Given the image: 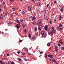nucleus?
I'll return each mask as SVG.
<instances>
[{"mask_svg": "<svg viewBox=\"0 0 64 64\" xmlns=\"http://www.w3.org/2000/svg\"><path fill=\"white\" fill-rule=\"evenodd\" d=\"M49 6V4H48L47 5V8H48V6Z\"/></svg>", "mask_w": 64, "mask_h": 64, "instance_id": "a19ab883", "label": "nucleus"}, {"mask_svg": "<svg viewBox=\"0 0 64 64\" xmlns=\"http://www.w3.org/2000/svg\"><path fill=\"white\" fill-rule=\"evenodd\" d=\"M55 49L56 51H58V48H57V46H56L55 47Z\"/></svg>", "mask_w": 64, "mask_h": 64, "instance_id": "1a4fd4ad", "label": "nucleus"}, {"mask_svg": "<svg viewBox=\"0 0 64 64\" xmlns=\"http://www.w3.org/2000/svg\"><path fill=\"white\" fill-rule=\"evenodd\" d=\"M62 19V16H60V20H61Z\"/></svg>", "mask_w": 64, "mask_h": 64, "instance_id": "b1692460", "label": "nucleus"}, {"mask_svg": "<svg viewBox=\"0 0 64 64\" xmlns=\"http://www.w3.org/2000/svg\"><path fill=\"white\" fill-rule=\"evenodd\" d=\"M0 16H3V14H1Z\"/></svg>", "mask_w": 64, "mask_h": 64, "instance_id": "6e6d98bb", "label": "nucleus"}, {"mask_svg": "<svg viewBox=\"0 0 64 64\" xmlns=\"http://www.w3.org/2000/svg\"><path fill=\"white\" fill-rule=\"evenodd\" d=\"M51 45V44L50 42H48L47 44L48 46H50Z\"/></svg>", "mask_w": 64, "mask_h": 64, "instance_id": "9d476101", "label": "nucleus"}, {"mask_svg": "<svg viewBox=\"0 0 64 64\" xmlns=\"http://www.w3.org/2000/svg\"><path fill=\"white\" fill-rule=\"evenodd\" d=\"M37 31V28H36L34 32H36V31Z\"/></svg>", "mask_w": 64, "mask_h": 64, "instance_id": "aec40b11", "label": "nucleus"}, {"mask_svg": "<svg viewBox=\"0 0 64 64\" xmlns=\"http://www.w3.org/2000/svg\"><path fill=\"white\" fill-rule=\"evenodd\" d=\"M50 33L52 35H53V32L52 31H51Z\"/></svg>", "mask_w": 64, "mask_h": 64, "instance_id": "f3484780", "label": "nucleus"}, {"mask_svg": "<svg viewBox=\"0 0 64 64\" xmlns=\"http://www.w3.org/2000/svg\"><path fill=\"white\" fill-rule=\"evenodd\" d=\"M18 54H20V51H18L17 52Z\"/></svg>", "mask_w": 64, "mask_h": 64, "instance_id": "72a5a7b5", "label": "nucleus"}, {"mask_svg": "<svg viewBox=\"0 0 64 64\" xmlns=\"http://www.w3.org/2000/svg\"><path fill=\"white\" fill-rule=\"evenodd\" d=\"M16 21L18 23H20V21L19 20H16Z\"/></svg>", "mask_w": 64, "mask_h": 64, "instance_id": "0eeeda50", "label": "nucleus"}, {"mask_svg": "<svg viewBox=\"0 0 64 64\" xmlns=\"http://www.w3.org/2000/svg\"><path fill=\"white\" fill-rule=\"evenodd\" d=\"M44 29H45V30H47L48 29V27L46 25L45 26V27L44 28Z\"/></svg>", "mask_w": 64, "mask_h": 64, "instance_id": "6e6552de", "label": "nucleus"}, {"mask_svg": "<svg viewBox=\"0 0 64 64\" xmlns=\"http://www.w3.org/2000/svg\"><path fill=\"white\" fill-rule=\"evenodd\" d=\"M21 24H20V23H18V24H17V25H20Z\"/></svg>", "mask_w": 64, "mask_h": 64, "instance_id": "8fccbe9b", "label": "nucleus"}, {"mask_svg": "<svg viewBox=\"0 0 64 64\" xmlns=\"http://www.w3.org/2000/svg\"><path fill=\"white\" fill-rule=\"evenodd\" d=\"M62 50H64V47H62Z\"/></svg>", "mask_w": 64, "mask_h": 64, "instance_id": "473e14b6", "label": "nucleus"}, {"mask_svg": "<svg viewBox=\"0 0 64 64\" xmlns=\"http://www.w3.org/2000/svg\"><path fill=\"white\" fill-rule=\"evenodd\" d=\"M56 18H55L54 20V22H56Z\"/></svg>", "mask_w": 64, "mask_h": 64, "instance_id": "4be33fe9", "label": "nucleus"}, {"mask_svg": "<svg viewBox=\"0 0 64 64\" xmlns=\"http://www.w3.org/2000/svg\"><path fill=\"white\" fill-rule=\"evenodd\" d=\"M34 23V25H35L36 23V22H35Z\"/></svg>", "mask_w": 64, "mask_h": 64, "instance_id": "680f3d73", "label": "nucleus"}, {"mask_svg": "<svg viewBox=\"0 0 64 64\" xmlns=\"http://www.w3.org/2000/svg\"><path fill=\"white\" fill-rule=\"evenodd\" d=\"M24 60L25 61H28V60L24 58Z\"/></svg>", "mask_w": 64, "mask_h": 64, "instance_id": "393cba45", "label": "nucleus"}, {"mask_svg": "<svg viewBox=\"0 0 64 64\" xmlns=\"http://www.w3.org/2000/svg\"><path fill=\"white\" fill-rule=\"evenodd\" d=\"M21 21L22 22H23V20H21Z\"/></svg>", "mask_w": 64, "mask_h": 64, "instance_id": "49530a36", "label": "nucleus"}, {"mask_svg": "<svg viewBox=\"0 0 64 64\" xmlns=\"http://www.w3.org/2000/svg\"><path fill=\"white\" fill-rule=\"evenodd\" d=\"M16 27L17 29H19V28H20V26L18 25H16Z\"/></svg>", "mask_w": 64, "mask_h": 64, "instance_id": "39448f33", "label": "nucleus"}, {"mask_svg": "<svg viewBox=\"0 0 64 64\" xmlns=\"http://www.w3.org/2000/svg\"><path fill=\"white\" fill-rule=\"evenodd\" d=\"M60 30H62V28H60Z\"/></svg>", "mask_w": 64, "mask_h": 64, "instance_id": "13d9d810", "label": "nucleus"}, {"mask_svg": "<svg viewBox=\"0 0 64 64\" xmlns=\"http://www.w3.org/2000/svg\"><path fill=\"white\" fill-rule=\"evenodd\" d=\"M46 36H47V34H46L44 35V36H42V37L43 38L44 37H46Z\"/></svg>", "mask_w": 64, "mask_h": 64, "instance_id": "a211bd4d", "label": "nucleus"}, {"mask_svg": "<svg viewBox=\"0 0 64 64\" xmlns=\"http://www.w3.org/2000/svg\"><path fill=\"white\" fill-rule=\"evenodd\" d=\"M2 64H5V63H2Z\"/></svg>", "mask_w": 64, "mask_h": 64, "instance_id": "774afa93", "label": "nucleus"}, {"mask_svg": "<svg viewBox=\"0 0 64 64\" xmlns=\"http://www.w3.org/2000/svg\"><path fill=\"white\" fill-rule=\"evenodd\" d=\"M38 6L39 7L40 6V2H39L37 3Z\"/></svg>", "mask_w": 64, "mask_h": 64, "instance_id": "f03ea898", "label": "nucleus"}, {"mask_svg": "<svg viewBox=\"0 0 64 64\" xmlns=\"http://www.w3.org/2000/svg\"><path fill=\"white\" fill-rule=\"evenodd\" d=\"M3 4H4V5H5V2H3Z\"/></svg>", "mask_w": 64, "mask_h": 64, "instance_id": "5fc2aeb1", "label": "nucleus"}, {"mask_svg": "<svg viewBox=\"0 0 64 64\" xmlns=\"http://www.w3.org/2000/svg\"><path fill=\"white\" fill-rule=\"evenodd\" d=\"M40 26H41V27H43V25H41L40 24Z\"/></svg>", "mask_w": 64, "mask_h": 64, "instance_id": "864d4df0", "label": "nucleus"}, {"mask_svg": "<svg viewBox=\"0 0 64 64\" xmlns=\"http://www.w3.org/2000/svg\"><path fill=\"white\" fill-rule=\"evenodd\" d=\"M38 12H40V10H38Z\"/></svg>", "mask_w": 64, "mask_h": 64, "instance_id": "3c124183", "label": "nucleus"}, {"mask_svg": "<svg viewBox=\"0 0 64 64\" xmlns=\"http://www.w3.org/2000/svg\"><path fill=\"white\" fill-rule=\"evenodd\" d=\"M32 2H34V3H35V1H34V0H32Z\"/></svg>", "mask_w": 64, "mask_h": 64, "instance_id": "de8ad7c7", "label": "nucleus"}, {"mask_svg": "<svg viewBox=\"0 0 64 64\" xmlns=\"http://www.w3.org/2000/svg\"><path fill=\"white\" fill-rule=\"evenodd\" d=\"M0 62L1 63V64H2V60L0 61Z\"/></svg>", "mask_w": 64, "mask_h": 64, "instance_id": "ea45409f", "label": "nucleus"}, {"mask_svg": "<svg viewBox=\"0 0 64 64\" xmlns=\"http://www.w3.org/2000/svg\"><path fill=\"white\" fill-rule=\"evenodd\" d=\"M18 60H19V61H21V60H22V59H21L20 58H18Z\"/></svg>", "mask_w": 64, "mask_h": 64, "instance_id": "4468645a", "label": "nucleus"}, {"mask_svg": "<svg viewBox=\"0 0 64 64\" xmlns=\"http://www.w3.org/2000/svg\"><path fill=\"white\" fill-rule=\"evenodd\" d=\"M28 36L29 38H30L31 37V34H29Z\"/></svg>", "mask_w": 64, "mask_h": 64, "instance_id": "5701e85b", "label": "nucleus"}, {"mask_svg": "<svg viewBox=\"0 0 64 64\" xmlns=\"http://www.w3.org/2000/svg\"><path fill=\"white\" fill-rule=\"evenodd\" d=\"M62 26V24H60V27H61Z\"/></svg>", "mask_w": 64, "mask_h": 64, "instance_id": "c03bdc74", "label": "nucleus"}, {"mask_svg": "<svg viewBox=\"0 0 64 64\" xmlns=\"http://www.w3.org/2000/svg\"><path fill=\"white\" fill-rule=\"evenodd\" d=\"M0 19H2H2H3V17H2V16H0Z\"/></svg>", "mask_w": 64, "mask_h": 64, "instance_id": "c85d7f7f", "label": "nucleus"}, {"mask_svg": "<svg viewBox=\"0 0 64 64\" xmlns=\"http://www.w3.org/2000/svg\"><path fill=\"white\" fill-rule=\"evenodd\" d=\"M10 2H12L14 1L13 0H10Z\"/></svg>", "mask_w": 64, "mask_h": 64, "instance_id": "79ce46f5", "label": "nucleus"}, {"mask_svg": "<svg viewBox=\"0 0 64 64\" xmlns=\"http://www.w3.org/2000/svg\"><path fill=\"white\" fill-rule=\"evenodd\" d=\"M22 25L23 26V27H24V26H24L23 24H22Z\"/></svg>", "mask_w": 64, "mask_h": 64, "instance_id": "4d7b16f0", "label": "nucleus"}, {"mask_svg": "<svg viewBox=\"0 0 64 64\" xmlns=\"http://www.w3.org/2000/svg\"><path fill=\"white\" fill-rule=\"evenodd\" d=\"M50 24H52L51 23V21H50Z\"/></svg>", "mask_w": 64, "mask_h": 64, "instance_id": "052dcab7", "label": "nucleus"}, {"mask_svg": "<svg viewBox=\"0 0 64 64\" xmlns=\"http://www.w3.org/2000/svg\"><path fill=\"white\" fill-rule=\"evenodd\" d=\"M52 30H54V28H52Z\"/></svg>", "mask_w": 64, "mask_h": 64, "instance_id": "0e129e2a", "label": "nucleus"}, {"mask_svg": "<svg viewBox=\"0 0 64 64\" xmlns=\"http://www.w3.org/2000/svg\"><path fill=\"white\" fill-rule=\"evenodd\" d=\"M25 49V48H24L23 49H22V50H24V49Z\"/></svg>", "mask_w": 64, "mask_h": 64, "instance_id": "bf43d9fd", "label": "nucleus"}, {"mask_svg": "<svg viewBox=\"0 0 64 64\" xmlns=\"http://www.w3.org/2000/svg\"><path fill=\"white\" fill-rule=\"evenodd\" d=\"M7 56H9V54H7Z\"/></svg>", "mask_w": 64, "mask_h": 64, "instance_id": "58836bf2", "label": "nucleus"}, {"mask_svg": "<svg viewBox=\"0 0 64 64\" xmlns=\"http://www.w3.org/2000/svg\"><path fill=\"white\" fill-rule=\"evenodd\" d=\"M60 11L61 12H63V9H60Z\"/></svg>", "mask_w": 64, "mask_h": 64, "instance_id": "6ab92c4d", "label": "nucleus"}, {"mask_svg": "<svg viewBox=\"0 0 64 64\" xmlns=\"http://www.w3.org/2000/svg\"><path fill=\"white\" fill-rule=\"evenodd\" d=\"M45 57H47V55L46 54H45L44 55Z\"/></svg>", "mask_w": 64, "mask_h": 64, "instance_id": "bb28decb", "label": "nucleus"}, {"mask_svg": "<svg viewBox=\"0 0 64 64\" xmlns=\"http://www.w3.org/2000/svg\"><path fill=\"white\" fill-rule=\"evenodd\" d=\"M56 1H54V4L56 3Z\"/></svg>", "mask_w": 64, "mask_h": 64, "instance_id": "a18cd8bd", "label": "nucleus"}, {"mask_svg": "<svg viewBox=\"0 0 64 64\" xmlns=\"http://www.w3.org/2000/svg\"><path fill=\"white\" fill-rule=\"evenodd\" d=\"M11 16H12H12H13V14H11Z\"/></svg>", "mask_w": 64, "mask_h": 64, "instance_id": "603ef678", "label": "nucleus"}, {"mask_svg": "<svg viewBox=\"0 0 64 64\" xmlns=\"http://www.w3.org/2000/svg\"><path fill=\"white\" fill-rule=\"evenodd\" d=\"M25 53H23V54H22V55H25Z\"/></svg>", "mask_w": 64, "mask_h": 64, "instance_id": "37998d69", "label": "nucleus"}, {"mask_svg": "<svg viewBox=\"0 0 64 64\" xmlns=\"http://www.w3.org/2000/svg\"><path fill=\"white\" fill-rule=\"evenodd\" d=\"M26 12V11L25 10L23 11L22 12V14H23V15H24Z\"/></svg>", "mask_w": 64, "mask_h": 64, "instance_id": "ddd939ff", "label": "nucleus"}, {"mask_svg": "<svg viewBox=\"0 0 64 64\" xmlns=\"http://www.w3.org/2000/svg\"><path fill=\"white\" fill-rule=\"evenodd\" d=\"M12 9L13 11H15L16 10H15V8H13Z\"/></svg>", "mask_w": 64, "mask_h": 64, "instance_id": "dca6fc26", "label": "nucleus"}, {"mask_svg": "<svg viewBox=\"0 0 64 64\" xmlns=\"http://www.w3.org/2000/svg\"><path fill=\"white\" fill-rule=\"evenodd\" d=\"M14 64V62H12L10 64Z\"/></svg>", "mask_w": 64, "mask_h": 64, "instance_id": "cd10ccee", "label": "nucleus"}, {"mask_svg": "<svg viewBox=\"0 0 64 64\" xmlns=\"http://www.w3.org/2000/svg\"><path fill=\"white\" fill-rule=\"evenodd\" d=\"M5 15H7V14H8L7 12H5Z\"/></svg>", "mask_w": 64, "mask_h": 64, "instance_id": "c756f323", "label": "nucleus"}, {"mask_svg": "<svg viewBox=\"0 0 64 64\" xmlns=\"http://www.w3.org/2000/svg\"><path fill=\"white\" fill-rule=\"evenodd\" d=\"M43 53V52H40V54H42V53Z\"/></svg>", "mask_w": 64, "mask_h": 64, "instance_id": "c9c22d12", "label": "nucleus"}, {"mask_svg": "<svg viewBox=\"0 0 64 64\" xmlns=\"http://www.w3.org/2000/svg\"><path fill=\"white\" fill-rule=\"evenodd\" d=\"M32 23L34 24V22H32Z\"/></svg>", "mask_w": 64, "mask_h": 64, "instance_id": "69168bd1", "label": "nucleus"}, {"mask_svg": "<svg viewBox=\"0 0 64 64\" xmlns=\"http://www.w3.org/2000/svg\"><path fill=\"white\" fill-rule=\"evenodd\" d=\"M24 51H27V49H25L24 50Z\"/></svg>", "mask_w": 64, "mask_h": 64, "instance_id": "f704fd0d", "label": "nucleus"}, {"mask_svg": "<svg viewBox=\"0 0 64 64\" xmlns=\"http://www.w3.org/2000/svg\"><path fill=\"white\" fill-rule=\"evenodd\" d=\"M31 48H29V50H31Z\"/></svg>", "mask_w": 64, "mask_h": 64, "instance_id": "338daca9", "label": "nucleus"}, {"mask_svg": "<svg viewBox=\"0 0 64 64\" xmlns=\"http://www.w3.org/2000/svg\"><path fill=\"white\" fill-rule=\"evenodd\" d=\"M22 42V40H20V42Z\"/></svg>", "mask_w": 64, "mask_h": 64, "instance_id": "4c0bfd02", "label": "nucleus"}, {"mask_svg": "<svg viewBox=\"0 0 64 64\" xmlns=\"http://www.w3.org/2000/svg\"><path fill=\"white\" fill-rule=\"evenodd\" d=\"M57 28L58 29H60V26H58Z\"/></svg>", "mask_w": 64, "mask_h": 64, "instance_id": "2f4dec72", "label": "nucleus"}, {"mask_svg": "<svg viewBox=\"0 0 64 64\" xmlns=\"http://www.w3.org/2000/svg\"><path fill=\"white\" fill-rule=\"evenodd\" d=\"M38 30L40 31V22H39L38 23Z\"/></svg>", "mask_w": 64, "mask_h": 64, "instance_id": "f257e3e1", "label": "nucleus"}, {"mask_svg": "<svg viewBox=\"0 0 64 64\" xmlns=\"http://www.w3.org/2000/svg\"><path fill=\"white\" fill-rule=\"evenodd\" d=\"M2 34H4V32H2Z\"/></svg>", "mask_w": 64, "mask_h": 64, "instance_id": "e2e57ef3", "label": "nucleus"}, {"mask_svg": "<svg viewBox=\"0 0 64 64\" xmlns=\"http://www.w3.org/2000/svg\"><path fill=\"white\" fill-rule=\"evenodd\" d=\"M52 61L54 62H56V60L54 59H53L52 60Z\"/></svg>", "mask_w": 64, "mask_h": 64, "instance_id": "f8f14e48", "label": "nucleus"}, {"mask_svg": "<svg viewBox=\"0 0 64 64\" xmlns=\"http://www.w3.org/2000/svg\"><path fill=\"white\" fill-rule=\"evenodd\" d=\"M54 57V56L53 55H51L50 56L51 58H53Z\"/></svg>", "mask_w": 64, "mask_h": 64, "instance_id": "7c9ffc66", "label": "nucleus"}, {"mask_svg": "<svg viewBox=\"0 0 64 64\" xmlns=\"http://www.w3.org/2000/svg\"><path fill=\"white\" fill-rule=\"evenodd\" d=\"M27 33V31H26V30H24V33L25 34H26Z\"/></svg>", "mask_w": 64, "mask_h": 64, "instance_id": "2eb2a0df", "label": "nucleus"}, {"mask_svg": "<svg viewBox=\"0 0 64 64\" xmlns=\"http://www.w3.org/2000/svg\"><path fill=\"white\" fill-rule=\"evenodd\" d=\"M36 39V37H34V38H32L31 39L32 41H34V40Z\"/></svg>", "mask_w": 64, "mask_h": 64, "instance_id": "423d86ee", "label": "nucleus"}, {"mask_svg": "<svg viewBox=\"0 0 64 64\" xmlns=\"http://www.w3.org/2000/svg\"><path fill=\"white\" fill-rule=\"evenodd\" d=\"M58 45L59 47L60 46H61V45H60V44H58Z\"/></svg>", "mask_w": 64, "mask_h": 64, "instance_id": "e433bc0d", "label": "nucleus"}, {"mask_svg": "<svg viewBox=\"0 0 64 64\" xmlns=\"http://www.w3.org/2000/svg\"><path fill=\"white\" fill-rule=\"evenodd\" d=\"M45 20H48V18L47 17H46L45 18Z\"/></svg>", "mask_w": 64, "mask_h": 64, "instance_id": "412c9836", "label": "nucleus"}, {"mask_svg": "<svg viewBox=\"0 0 64 64\" xmlns=\"http://www.w3.org/2000/svg\"><path fill=\"white\" fill-rule=\"evenodd\" d=\"M28 9L29 11H31V7L30 6H28Z\"/></svg>", "mask_w": 64, "mask_h": 64, "instance_id": "7ed1b4c3", "label": "nucleus"}, {"mask_svg": "<svg viewBox=\"0 0 64 64\" xmlns=\"http://www.w3.org/2000/svg\"><path fill=\"white\" fill-rule=\"evenodd\" d=\"M36 19V18L33 17L32 18V20H34Z\"/></svg>", "mask_w": 64, "mask_h": 64, "instance_id": "9b49d317", "label": "nucleus"}, {"mask_svg": "<svg viewBox=\"0 0 64 64\" xmlns=\"http://www.w3.org/2000/svg\"><path fill=\"white\" fill-rule=\"evenodd\" d=\"M41 34L42 35H44V31H41Z\"/></svg>", "mask_w": 64, "mask_h": 64, "instance_id": "20e7f679", "label": "nucleus"}, {"mask_svg": "<svg viewBox=\"0 0 64 64\" xmlns=\"http://www.w3.org/2000/svg\"><path fill=\"white\" fill-rule=\"evenodd\" d=\"M51 55L50 54L48 56V57H51Z\"/></svg>", "mask_w": 64, "mask_h": 64, "instance_id": "09e8293b", "label": "nucleus"}, {"mask_svg": "<svg viewBox=\"0 0 64 64\" xmlns=\"http://www.w3.org/2000/svg\"><path fill=\"white\" fill-rule=\"evenodd\" d=\"M48 34L49 35H50V34H51L50 32H48Z\"/></svg>", "mask_w": 64, "mask_h": 64, "instance_id": "a878e982", "label": "nucleus"}]
</instances>
